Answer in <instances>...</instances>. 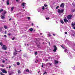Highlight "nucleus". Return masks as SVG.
Here are the masks:
<instances>
[{
  "label": "nucleus",
  "mask_w": 75,
  "mask_h": 75,
  "mask_svg": "<svg viewBox=\"0 0 75 75\" xmlns=\"http://www.w3.org/2000/svg\"><path fill=\"white\" fill-rule=\"evenodd\" d=\"M72 11L73 13H74V12L75 11V9H73V10H72Z\"/></svg>",
  "instance_id": "nucleus-35"
},
{
  "label": "nucleus",
  "mask_w": 75,
  "mask_h": 75,
  "mask_svg": "<svg viewBox=\"0 0 75 75\" xmlns=\"http://www.w3.org/2000/svg\"><path fill=\"white\" fill-rule=\"evenodd\" d=\"M18 74H20V73H21V71L20 70H18Z\"/></svg>",
  "instance_id": "nucleus-20"
},
{
  "label": "nucleus",
  "mask_w": 75,
  "mask_h": 75,
  "mask_svg": "<svg viewBox=\"0 0 75 75\" xmlns=\"http://www.w3.org/2000/svg\"><path fill=\"white\" fill-rule=\"evenodd\" d=\"M74 30H75V27H74Z\"/></svg>",
  "instance_id": "nucleus-60"
},
{
  "label": "nucleus",
  "mask_w": 75,
  "mask_h": 75,
  "mask_svg": "<svg viewBox=\"0 0 75 75\" xmlns=\"http://www.w3.org/2000/svg\"><path fill=\"white\" fill-rule=\"evenodd\" d=\"M14 39H15V38L13 37V38L12 39V40H14Z\"/></svg>",
  "instance_id": "nucleus-37"
},
{
  "label": "nucleus",
  "mask_w": 75,
  "mask_h": 75,
  "mask_svg": "<svg viewBox=\"0 0 75 75\" xmlns=\"http://www.w3.org/2000/svg\"><path fill=\"white\" fill-rule=\"evenodd\" d=\"M6 61H7V60H8L7 59H6Z\"/></svg>",
  "instance_id": "nucleus-61"
},
{
  "label": "nucleus",
  "mask_w": 75,
  "mask_h": 75,
  "mask_svg": "<svg viewBox=\"0 0 75 75\" xmlns=\"http://www.w3.org/2000/svg\"><path fill=\"white\" fill-rule=\"evenodd\" d=\"M54 49L53 50V51L54 52H55L57 50V46L55 45L54 46Z\"/></svg>",
  "instance_id": "nucleus-4"
},
{
  "label": "nucleus",
  "mask_w": 75,
  "mask_h": 75,
  "mask_svg": "<svg viewBox=\"0 0 75 75\" xmlns=\"http://www.w3.org/2000/svg\"><path fill=\"white\" fill-rule=\"evenodd\" d=\"M16 1H17V2H18V0H16Z\"/></svg>",
  "instance_id": "nucleus-58"
},
{
  "label": "nucleus",
  "mask_w": 75,
  "mask_h": 75,
  "mask_svg": "<svg viewBox=\"0 0 75 75\" xmlns=\"http://www.w3.org/2000/svg\"><path fill=\"white\" fill-rule=\"evenodd\" d=\"M42 10H45V8H44V6L42 7Z\"/></svg>",
  "instance_id": "nucleus-32"
},
{
  "label": "nucleus",
  "mask_w": 75,
  "mask_h": 75,
  "mask_svg": "<svg viewBox=\"0 0 75 75\" xmlns=\"http://www.w3.org/2000/svg\"><path fill=\"white\" fill-rule=\"evenodd\" d=\"M8 35H11V33H9L8 34Z\"/></svg>",
  "instance_id": "nucleus-34"
},
{
  "label": "nucleus",
  "mask_w": 75,
  "mask_h": 75,
  "mask_svg": "<svg viewBox=\"0 0 75 75\" xmlns=\"http://www.w3.org/2000/svg\"><path fill=\"white\" fill-rule=\"evenodd\" d=\"M71 31L73 32L71 34V35H72L73 36H75V32H74V30H71Z\"/></svg>",
  "instance_id": "nucleus-6"
},
{
  "label": "nucleus",
  "mask_w": 75,
  "mask_h": 75,
  "mask_svg": "<svg viewBox=\"0 0 75 75\" xmlns=\"http://www.w3.org/2000/svg\"><path fill=\"white\" fill-rule=\"evenodd\" d=\"M2 48L4 50H7V46L5 45H3L2 47Z\"/></svg>",
  "instance_id": "nucleus-2"
},
{
  "label": "nucleus",
  "mask_w": 75,
  "mask_h": 75,
  "mask_svg": "<svg viewBox=\"0 0 75 75\" xmlns=\"http://www.w3.org/2000/svg\"><path fill=\"white\" fill-rule=\"evenodd\" d=\"M5 34H6V31H5Z\"/></svg>",
  "instance_id": "nucleus-55"
},
{
  "label": "nucleus",
  "mask_w": 75,
  "mask_h": 75,
  "mask_svg": "<svg viewBox=\"0 0 75 75\" xmlns=\"http://www.w3.org/2000/svg\"><path fill=\"white\" fill-rule=\"evenodd\" d=\"M55 64H58V62L57 61V60H55Z\"/></svg>",
  "instance_id": "nucleus-19"
},
{
  "label": "nucleus",
  "mask_w": 75,
  "mask_h": 75,
  "mask_svg": "<svg viewBox=\"0 0 75 75\" xmlns=\"http://www.w3.org/2000/svg\"><path fill=\"white\" fill-rule=\"evenodd\" d=\"M37 46H38V48H40V46L39 45H38Z\"/></svg>",
  "instance_id": "nucleus-40"
},
{
  "label": "nucleus",
  "mask_w": 75,
  "mask_h": 75,
  "mask_svg": "<svg viewBox=\"0 0 75 75\" xmlns=\"http://www.w3.org/2000/svg\"><path fill=\"white\" fill-rule=\"evenodd\" d=\"M64 20L65 23H67V22L68 23V22H69V21H68V19L64 18Z\"/></svg>",
  "instance_id": "nucleus-10"
},
{
  "label": "nucleus",
  "mask_w": 75,
  "mask_h": 75,
  "mask_svg": "<svg viewBox=\"0 0 75 75\" xmlns=\"http://www.w3.org/2000/svg\"><path fill=\"white\" fill-rule=\"evenodd\" d=\"M61 46L62 48H63V49H64V46H63V45H62Z\"/></svg>",
  "instance_id": "nucleus-33"
},
{
  "label": "nucleus",
  "mask_w": 75,
  "mask_h": 75,
  "mask_svg": "<svg viewBox=\"0 0 75 75\" xmlns=\"http://www.w3.org/2000/svg\"><path fill=\"white\" fill-rule=\"evenodd\" d=\"M35 55H37V52H35Z\"/></svg>",
  "instance_id": "nucleus-39"
},
{
  "label": "nucleus",
  "mask_w": 75,
  "mask_h": 75,
  "mask_svg": "<svg viewBox=\"0 0 75 75\" xmlns=\"http://www.w3.org/2000/svg\"><path fill=\"white\" fill-rule=\"evenodd\" d=\"M1 18L2 19H4L5 18V17L3 16V15H1Z\"/></svg>",
  "instance_id": "nucleus-13"
},
{
  "label": "nucleus",
  "mask_w": 75,
  "mask_h": 75,
  "mask_svg": "<svg viewBox=\"0 0 75 75\" xmlns=\"http://www.w3.org/2000/svg\"><path fill=\"white\" fill-rule=\"evenodd\" d=\"M53 35L54 36H55V34H53Z\"/></svg>",
  "instance_id": "nucleus-50"
},
{
  "label": "nucleus",
  "mask_w": 75,
  "mask_h": 75,
  "mask_svg": "<svg viewBox=\"0 0 75 75\" xmlns=\"http://www.w3.org/2000/svg\"><path fill=\"white\" fill-rule=\"evenodd\" d=\"M29 73H30V74H31V72H29Z\"/></svg>",
  "instance_id": "nucleus-59"
},
{
  "label": "nucleus",
  "mask_w": 75,
  "mask_h": 75,
  "mask_svg": "<svg viewBox=\"0 0 75 75\" xmlns=\"http://www.w3.org/2000/svg\"><path fill=\"white\" fill-rule=\"evenodd\" d=\"M2 11H3V9H1L0 10V13H1V12H2Z\"/></svg>",
  "instance_id": "nucleus-27"
},
{
  "label": "nucleus",
  "mask_w": 75,
  "mask_h": 75,
  "mask_svg": "<svg viewBox=\"0 0 75 75\" xmlns=\"http://www.w3.org/2000/svg\"><path fill=\"white\" fill-rule=\"evenodd\" d=\"M31 25H32V26H33V25H34V23H32Z\"/></svg>",
  "instance_id": "nucleus-46"
},
{
  "label": "nucleus",
  "mask_w": 75,
  "mask_h": 75,
  "mask_svg": "<svg viewBox=\"0 0 75 75\" xmlns=\"http://www.w3.org/2000/svg\"><path fill=\"white\" fill-rule=\"evenodd\" d=\"M43 75H45V73H43Z\"/></svg>",
  "instance_id": "nucleus-64"
},
{
  "label": "nucleus",
  "mask_w": 75,
  "mask_h": 75,
  "mask_svg": "<svg viewBox=\"0 0 75 75\" xmlns=\"http://www.w3.org/2000/svg\"><path fill=\"white\" fill-rule=\"evenodd\" d=\"M60 23L63 24H64V21H63L62 20H60Z\"/></svg>",
  "instance_id": "nucleus-15"
},
{
  "label": "nucleus",
  "mask_w": 75,
  "mask_h": 75,
  "mask_svg": "<svg viewBox=\"0 0 75 75\" xmlns=\"http://www.w3.org/2000/svg\"><path fill=\"white\" fill-rule=\"evenodd\" d=\"M25 46H27V45L26 44H25Z\"/></svg>",
  "instance_id": "nucleus-54"
},
{
  "label": "nucleus",
  "mask_w": 75,
  "mask_h": 75,
  "mask_svg": "<svg viewBox=\"0 0 75 75\" xmlns=\"http://www.w3.org/2000/svg\"><path fill=\"white\" fill-rule=\"evenodd\" d=\"M35 62L36 63H37V61H35Z\"/></svg>",
  "instance_id": "nucleus-63"
},
{
  "label": "nucleus",
  "mask_w": 75,
  "mask_h": 75,
  "mask_svg": "<svg viewBox=\"0 0 75 75\" xmlns=\"http://www.w3.org/2000/svg\"><path fill=\"white\" fill-rule=\"evenodd\" d=\"M2 72H3V73H5V74H7V72L4 69L2 70Z\"/></svg>",
  "instance_id": "nucleus-9"
},
{
  "label": "nucleus",
  "mask_w": 75,
  "mask_h": 75,
  "mask_svg": "<svg viewBox=\"0 0 75 75\" xmlns=\"http://www.w3.org/2000/svg\"><path fill=\"white\" fill-rule=\"evenodd\" d=\"M17 50H16V49H15V52H13V54L14 55H17Z\"/></svg>",
  "instance_id": "nucleus-7"
},
{
  "label": "nucleus",
  "mask_w": 75,
  "mask_h": 75,
  "mask_svg": "<svg viewBox=\"0 0 75 75\" xmlns=\"http://www.w3.org/2000/svg\"><path fill=\"white\" fill-rule=\"evenodd\" d=\"M4 37H7V36H6V35H4Z\"/></svg>",
  "instance_id": "nucleus-49"
},
{
  "label": "nucleus",
  "mask_w": 75,
  "mask_h": 75,
  "mask_svg": "<svg viewBox=\"0 0 75 75\" xmlns=\"http://www.w3.org/2000/svg\"><path fill=\"white\" fill-rule=\"evenodd\" d=\"M14 7L13 6L11 8V11H13V9H14Z\"/></svg>",
  "instance_id": "nucleus-14"
},
{
  "label": "nucleus",
  "mask_w": 75,
  "mask_h": 75,
  "mask_svg": "<svg viewBox=\"0 0 75 75\" xmlns=\"http://www.w3.org/2000/svg\"><path fill=\"white\" fill-rule=\"evenodd\" d=\"M37 40L38 41H40V40H41V39L39 38H38L37 39Z\"/></svg>",
  "instance_id": "nucleus-25"
},
{
  "label": "nucleus",
  "mask_w": 75,
  "mask_h": 75,
  "mask_svg": "<svg viewBox=\"0 0 75 75\" xmlns=\"http://www.w3.org/2000/svg\"><path fill=\"white\" fill-rule=\"evenodd\" d=\"M2 28H0V31H3Z\"/></svg>",
  "instance_id": "nucleus-24"
},
{
  "label": "nucleus",
  "mask_w": 75,
  "mask_h": 75,
  "mask_svg": "<svg viewBox=\"0 0 75 75\" xmlns=\"http://www.w3.org/2000/svg\"><path fill=\"white\" fill-rule=\"evenodd\" d=\"M72 16L71 14H70L67 16V19L68 20H71L72 19Z\"/></svg>",
  "instance_id": "nucleus-1"
},
{
  "label": "nucleus",
  "mask_w": 75,
  "mask_h": 75,
  "mask_svg": "<svg viewBox=\"0 0 75 75\" xmlns=\"http://www.w3.org/2000/svg\"><path fill=\"white\" fill-rule=\"evenodd\" d=\"M44 7H48V5H46L45 4H44Z\"/></svg>",
  "instance_id": "nucleus-29"
},
{
  "label": "nucleus",
  "mask_w": 75,
  "mask_h": 75,
  "mask_svg": "<svg viewBox=\"0 0 75 75\" xmlns=\"http://www.w3.org/2000/svg\"><path fill=\"white\" fill-rule=\"evenodd\" d=\"M51 36H52V35H50V34L49 35V37H51Z\"/></svg>",
  "instance_id": "nucleus-45"
},
{
  "label": "nucleus",
  "mask_w": 75,
  "mask_h": 75,
  "mask_svg": "<svg viewBox=\"0 0 75 75\" xmlns=\"http://www.w3.org/2000/svg\"><path fill=\"white\" fill-rule=\"evenodd\" d=\"M44 67V65H42V67Z\"/></svg>",
  "instance_id": "nucleus-53"
},
{
  "label": "nucleus",
  "mask_w": 75,
  "mask_h": 75,
  "mask_svg": "<svg viewBox=\"0 0 75 75\" xmlns=\"http://www.w3.org/2000/svg\"><path fill=\"white\" fill-rule=\"evenodd\" d=\"M0 74L1 75H5V74H3L2 72H0Z\"/></svg>",
  "instance_id": "nucleus-28"
},
{
  "label": "nucleus",
  "mask_w": 75,
  "mask_h": 75,
  "mask_svg": "<svg viewBox=\"0 0 75 75\" xmlns=\"http://www.w3.org/2000/svg\"><path fill=\"white\" fill-rule=\"evenodd\" d=\"M64 9H61V10L59 9L58 10V13H64Z\"/></svg>",
  "instance_id": "nucleus-3"
},
{
  "label": "nucleus",
  "mask_w": 75,
  "mask_h": 75,
  "mask_svg": "<svg viewBox=\"0 0 75 75\" xmlns=\"http://www.w3.org/2000/svg\"><path fill=\"white\" fill-rule=\"evenodd\" d=\"M40 71H39L38 72V73H40Z\"/></svg>",
  "instance_id": "nucleus-57"
},
{
  "label": "nucleus",
  "mask_w": 75,
  "mask_h": 75,
  "mask_svg": "<svg viewBox=\"0 0 75 75\" xmlns=\"http://www.w3.org/2000/svg\"><path fill=\"white\" fill-rule=\"evenodd\" d=\"M59 6H57V7H56V9H58V8H59Z\"/></svg>",
  "instance_id": "nucleus-30"
},
{
  "label": "nucleus",
  "mask_w": 75,
  "mask_h": 75,
  "mask_svg": "<svg viewBox=\"0 0 75 75\" xmlns=\"http://www.w3.org/2000/svg\"><path fill=\"white\" fill-rule=\"evenodd\" d=\"M29 30L30 31H33V28H31L29 29Z\"/></svg>",
  "instance_id": "nucleus-21"
},
{
  "label": "nucleus",
  "mask_w": 75,
  "mask_h": 75,
  "mask_svg": "<svg viewBox=\"0 0 75 75\" xmlns=\"http://www.w3.org/2000/svg\"><path fill=\"white\" fill-rule=\"evenodd\" d=\"M6 4L7 5H9L10 4V3H9V0H7L6 1Z\"/></svg>",
  "instance_id": "nucleus-12"
},
{
  "label": "nucleus",
  "mask_w": 75,
  "mask_h": 75,
  "mask_svg": "<svg viewBox=\"0 0 75 75\" xmlns=\"http://www.w3.org/2000/svg\"><path fill=\"white\" fill-rule=\"evenodd\" d=\"M1 67H2L3 68H4V65H3V64H2V65H1Z\"/></svg>",
  "instance_id": "nucleus-31"
},
{
  "label": "nucleus",
  "mask_w": 75,
  "mask_h": 75,
  "mask_svg": "<svg viewBox=\"0 0 75 75\" xmlns=\"http://www.w3.org/2000/svg\"><path fill=\"white\" fill-rule=\"evenodd\" d=\"M28 20H30V17H28Z\"/></svg>",
  "instance_id": "nucleus-38"
},
{
  "label": "nucleus",
  "mask_w": 75,
  "mask_h": 75,
  "mask_svg": "<svg viewBox=\"0 0 75 75\" xmlns=\"http://www.w3.org/2000/svg\"><path fill=\"white\" fill-rule=\"evenodd\" d=\"M4 28H5V29H7V26L6 25H4Z\"/></svg>",
  "instance_id": "nucleus-16"
},
{
  "label": "nucleus",
  "mask_w": 75,
  "mask_h": 75,
  "mask_svg": "<svg viewBox=\"0 0 75 75\" xmlns=\"http://www.w3.org/2000/svg\"><path fill=\"white\" fill-rule=\"evenodd\" d=\"M0 44L1 46H2L3 45V44L2 42H1L0 43Z\"/></svg>",
  "instance_id": "nucleus-22"
},
{
  "label": "nucleus",
  "mask_w": 75,
  "mask_h": 75,
  "mask_svg": "<svg viewBox=\"0 0 75 75\" xmlns=\"http://www.w3.org/2000/svg\"><path fill=\"white\" fill-rule=\"evenodd\" d=\"M25 71L26 72H29V71H30V70H29L28 69H27Z\"/></svg>",
  "instance_id": "nucleus-23"
},
{
  "label": "nucleus",
  "mask_w": 75,
  "mask_h": 75,
  "mask_svg": "<svg viewBox=\"0 0 75 75\" xmlns=\"http://www.w3.org/2000/svg\"><path fill=\"white\" fill-rule=\"evenodd\" d=\"M20 62H18L17 63V65H20Z\"/></svg>",
  "instance_id": "nucleus-26"
},
{
  "label": "nucleus",
  "mask_w": 75,
  "mask_h": 75,
  "mask_svg": "<svg viewBox=\"0 0 75 75\" xmlns=\"http://www.w3.org/2000/svg\"><path fill=\"white\" fill-rule=\"evenodd\" d=\"M46 20H48V19H50V18L48 17V18H46Z\"/></svg>",
  "instance_id": "nucleus-36"
},
{
  "label": "nucleus",
  "mask_w": 75,
  "mask_h": 75,
  "mask_svg": "<svg viewBox=\"0 0 75 75\" xmlns=\"http://www.w3.org/2000/svg\"><path fill=\"white\" fill-rule=\"evenodd\" d=\"M3 63H4L5 62V61L4 60L2 61Z\"/></svg>",
  "instance_id": "nucleus-42"
},
{
  "label": "nucleus",
  "mask_w": 75,
  "mask_h": 75,
  "mask_svg": "<svg viewBox=\"0 0 75 75\" xmlns=\"http://www.w3.org/2000/svg\"><path fill=\"white\" fill-rule=\"evenodd\" d=\"M65 4L64 3H62L60 5V7H62V8H64Z\"/></svg>",
  "instance_id": "nucleus-5"
},
{
  "label": "nucleus",
  "mask_w": 75,
  "mask_h": 75,
  "mask_svg": "<svg viewBox=\"0 0 75 75\" xmlns=\"http://www.w3.org/2000/svg\"><path fill=\"white\" fill-rule=\"evenodd\" d=\"M46 61H48V59H46Z\"/></svg>",
  "instance_id": "nucleus-48"
},
{
  "label": "nucleus",
  "mask_w": 75,
  "mask_h": 75,
  "mask_svg": "<svg viewBox=\"0 0 75 75\" xmlns=\"http://www.w3.org/2000/svg\"><path fill=\"white\" fill-rule=\"evenodd\" d=\"M75 25V22L74 23L71 24V26L72 27H74V26Z\"/></svg>",
  "instance_id": "nucleus-17"
},
{
  "label": "nucleus",
  "mask_w": 75,
  "mask_h": 75,
  "mask_svg": "<svg viewBox=\"0 0 75 75\" xmlns=\"http://www.w3.org/2000/svg\"><path fill=\"white\" fill-rule=\"evenodd\" d=\"M30 72L31 73H32V71H30Z\"/></svg>",
  "instance_id": "nucleus-62"
},
{
  "label": "nucleus",
  "mask_w": 75,
  "mask_h": 75,
  "mask_svg": "<svg viewBox=\"0 0 75 75\" xmlns=\"http://www.w3.org/2000/svg\"><path fill=\"white\" fill-rule=\"evenodd\" d=\"M44 73H45V74H47V72H45Z\"/></svg>",
  "instance_id": "nucleus-43"
},
{
  "label": "nucleus",
  "mask_w": 75,
  "mask_h": 75,
  "mask_svg": "<svg viewBox=\"0 0 75 75\" xmlns=\"http://www.w3.org/2000/svg\"><path fill=\"white\" fill-rule=\"evenodd\" d=\"M10 20H11V18H10V19H9V21H10Z\"/></svg>",
  "instance_id": "nucleus-52"
},
{
  "label": "nucleus",
  "mask_w": 75,
  "mask_h": 75,
  "mask_svg": "<svg viewBox=\"0 0 75 75\" xmlns=\"http://www.w3.org/2000/svg\"><path fill=\"white\" fill-rule=\"evenodd\" d=\"M46 65H47V66H51V65H52V64L51 63H47V64H46Z\"/></svg>",
  "instance_id": "nucleus-11"
},
{
  "label": "nucleus",
  "mask_w": 75,
  "mask_h": 75,
  "mask_svg": "<svg viewBox=\"0 0 75 75\" xmlns=\"http://www.w3.org/2000/svg\"><path fill=\"white\" fill-rule=\"evenodd\" d=\"M48 42L49 45H50V42Z\"/></svg>",
  "instance_id": "nucleus-51"
},
{
  "label": "nucleus",
  "mask_w": 75,
  "mask_h": 75,
  "mask_svg": "<svg viewBox=\"0 0 75 75\" xmlns=\"http://www.w3.org/2000/svg\"><path fill=\"white\" fill-rule=\"evenodd\" d=\"M23 57H26V55H25V54H24V55H23Z\"/></svg>",
  "instance_id": "nucleus-41"
},
{
  "label": "nucleus",
  "mask_w": 75,
  "mask_h": 75,
  "mask_svg": "<svg viewBox=\"0 0 75 75\" xmlns=\"http://www.w3.org/2000/svg\"><path fill=\"white\" fill-rule=\"evenodd\" d=\"M65 34H67V32H65V33H64Z\"/></svg>",
  "instance_id": "nucleus-44"
},
{
  "label": "nucleus",
  "mask_w": 75,
  "mask_h": 75,
  "mask_svg": "<svg viewBox=\"0 0 75 75\" xmlns=\"http://www.w3.org/2000/svg\"><path fill=\"white\" fill-rule=\"evenodd\" d=\"M11 68V66H10L9 67V69H10Z\"/></svg>",
  "instance_id": "nucleus-47"
},
{
  "label": "nucleus",
  "mask_w": 75,
  "mask_h": 75,
  "mask_svg": "<svg viewBox=\"0 0 75 75\" xmlns=\"http://www.w3.org/2000/svg\"><path fill=\"white\" fill-rule=\"evenodd\" d=\"M7 13V12L6 11H4L3 13H2V15L3 16H5V14Z\"/></svg>",
  "instance_id": "nucleus-8"
},
{
  "label": "nucleus",
  "mask_w": 75,
  "mask_h": 75,
  "mask_svg": "<svg viewBox=\"0 0 75 75\" xmlns=\"http://www.w3.org/2000/svg\"><path fill=\"white\" fill-rule=\"evenodd\" d=\"M42 33H40V35H42Z\"/></svg>",
  "instance_id": "nucleus-56"
},
{
  "label": "nucleus",
  "mask_w": 75,
  "mask_h": 75,
  "mask_svg": "<svg viewBox=\"0 0 75 75\" xmlns=\"http://www.w3.org/2000/svg\"><path fill=\"white\" fill-rule=\"evenodd\" d=\"M25 4V3H22V6H23V7H25V5H24Z\"/></svg>",
  "instance_id": "nucleus-18"
}]
</instances>
